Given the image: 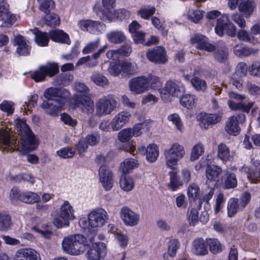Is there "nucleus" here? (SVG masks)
I'll list each match as a JSON object with an SVG mask.
<instances>
[{
	"mask_svg": "<svg viewBox=\"0 0 260 260\" xmlns=\"http://www.w3.org/2000/svg\"><path fill=\"white\" fill-rule=\"evenodd\" d=\"M105 27V24L99 21L91 20V23L89 26L88 31L92 34L99 33L101 32Z\"/></svg>",
	"mask_w": 260,
	"mask_h": 260,
	"instance_id": "nucleus-59",
	"label": "nucleus"
},
{
	"mask_svg": "<svg viewBox=\"0 0 260 260\" xmlns=\"http://www.w3.org/2000/svg\"><path fill=\"white\" fill-rule=\"evenodd\" d=\"M237 185V180L236 175L232 172L226 171L223 183V188L231 189L235 188Z\"/></svg>",
	"mask_w": 260,
	"mask_h": 260,
	"instance_id": "nucleus-33",
	"label": "nucleus"
},
{
	"mask_svg": "<svg viewBox=\"0 0 260 260\" xmlns=\"http://www.w3.org/2000/svg\"><path fill=\"white\" fill-rule=\"evenodd\" d=\"M119 67L121 73L123 75H132L136 72L137 66L135 63L123 61L119 62Z\"/></svg>",
	"mask_w": 260,
	"mask_h": 260,
	"instance_id": "nucleus-31",
	"label": "nucleus"
},
{
	"mask_svg": "<svg viewBox=\"0 0 260 260\" xmlns=\"http://www.w3.org/2000/svg\"><path fill=\"white\" fill-rule=\"evenodd\" d=\"M170 176V182L169 183V187L173 190H176L179 187L180 183L179 177L177 175V172L175 171H170L169 172Z\"/></svg>",
	"mask_w": 260,
	"mask_h": 260,
	"instance_id": "nucleus-57",
	"label": "nucleus"
},
{
	"mask_svg": "<svg viewBox=\"0 0 260 260\" xmlns=\"http://www.w3.org/2000/svg\"><path fill=\"white\" fill-rule=\"evenodd\" d=\"M64 100L58 99L50 101H44L41 105V107L44 109L48 114L56 116L64 105Z\"/></svg>",
	"mask_w": 260,
	"mask_h": 260,
	"instance_id": "nucleus-16",
	"label": "nucleus"
},
{
	"mask_svg": "<svg viewBox=\"0 0 260 260\" xmlns=\"http://www.w3.org/2000/svg\"><path fill=\"white\" fill-rule=\"evenodd\" d=\"M12 225L10 216L5 212H0V231H7Z\"/></svg>",
	"mask_w": 260,
	"mask_h": 260,
	"instance_id": "nucleus-40",
	"label": "nucleus"
},
{
	"mask_svg": "<svg viewBox=\"0 0 260 260\" xmlns=\"http://www.w3.org/2000/svg\"><path fill=\"white\" fill-rule=\"evenodd\" d=\"M168 119L175 125L176 128L178 130L181 132L183 131L184 126L178 114L176 113L170 114L168 116Z\"/></svg>",
	"mask_w": 260,
	"mask_h": 260,
	"instance_id": "nucleus-53",
	"label": "nucleus"
},
{
	"mask_svg": "<svg viewBox=\"0 0 260 260\" xmlns=\"http://www.w3.org/2000/svg\"><path fill=\"white\" fill-rule=\"evenodd\" d=\"M120 214L121 219L126 225L134 226L139 222L140 214L127 206H124L121 209Z\"/></svg>",
	"mask_w": 260,
	"mask_h": 260,
	"instance_id": "nucleus-14",
	"label": "nucleus"
},
{
	"mask_svg": "<svg viewBox=\"0 0 260 260\" xmlns=\"http://www.w3.org/2000/svg\"><path fill=\"white\" fill-rule=\"evenodd\" d=\"M185 154V149L182 145L178 143H173L170 148L164 151L166 165L170 168H173Z\"/></svg>",
	"mask_w": 260,
	"mask_h": 260,
	"instance_id": "nucleus-6",
	"label": "nucleus"
},
{
	"mask_svg": "<svg viewBox=\"0 0 260 260\" xmlns=\"http://www.w3.org/2000/svg\"><path fill=\"white\" fill-rule=\"evenodd\" d=\"M74 90L80 94L75 95V99L78 107L88 114H92L94 111V103L91 99L86 94L90 91L89 88L84 83L76 82Z\"/></svg>",
	"mask_w": 260,
	"mask_h": 260,
	"instance_id": "nucleus-3",
	"label": "nucleus"
},
{
	"mask_svg": "<svg viewBox=\"0 0 260 260\" xmlns=\"http://www.w3.org/2000/svg\"><path fill=\"white\" fill-rule=\"evenodd\" d=\"M255 4L253 0H246L240 3L239 11L246 18L249 17L253 13Z\"/></svg>",
	"mask_w": 260,
	"mask_h": 260,
	"instance_id": "nucleus-29",
	"label": "nucleus"
},
{
	"mask_svg": "<svg viewBox=\"0 0 260 260\" xmlns=\"http://www.w3.org/2000/svg\"><path fill=\"white\" fill-rule=\"evenodd\" d=\"M17 132L20 137V142L15 137H11L8 131L2 128L0 131V143L3 152H12L15 150L24 151L34 150L38 145V141L30 129L24 121L17 119L15 121Z\"/></svg>",
	"mask_w": 260,
	"mask_h": 260,
	"instance_id": "nucleus-1",
	"label": "nucleus"
},
{
	"mask_svg": "<svg viewBox=\"0 0 260 260\" xmlns=\"http://www.w3.org/2000/svg\"><path fill=\"white\" fill-rule=\"evenodd\" d=\"M75 153V150L71 147L63 148L56 151L57 155L63 158L73 157Z\"/></svg>",
	"mask_w": 260,
	"mask_h": 260,
	"instance_id": "nucleus-58",
	"label": "nucleus"
},
{
	"mask_svg": "<svg viewBox=\"0 0 260 260\" xmlns=\"http://www.w3.org/2000/svg\"><path fill=\"white\" fill-rule=\"evenodd\" d=\"M137 161L133 158H127L121 164V168L124 174L128 173L131 170L137 167Z\"/></svg>",
	"mask_w": 260,
	"mask_h": 260,
	"instance_id": "nucleus-49",
	"label": "nucleus"
},
{
	"mask_svg": "<svg viewBox=\"0 0 260 260\" xmlns=\"http://www.w3.org/2000/svg\"><path fill=\"white\" fill-rule=\"evenodd\" d=\"M107 219V213L102 208L95 209L88 215V223L91 228L103 226Z\"/></svg>",
	"mask_w": 260,
	"mask_h": 260,
	"instance_id": "nucleus-13",
	"label": "nucleus"
},
{
	"mask_svg": "<svg viewBox=\"0 0 260 260\" xmlns=\"http://www.w3.org/2000/svg\"><path fill=\"white\" fill-rule=\"evenodd\" d=\"M207 244L210 251L213 254L221 252L224 248V246L217 239H209L207 240Z\"/></svg>",
	"mask_w": 260,
	"mask_h": 260,
	"instance_id": "nucleus-43",
	"label": "nucleus"
},
{
	"mask_svg": "<svg viewBox=\"0 0 260 260\" xmlns=\"http://www.w3.org/2000/svg\"><path fill=\"white\" fill-rule=\"evenodd\" d=\"M49 36L51 40L56 42L67 44L71 42L69 35L60 29L50 31Z\"/></svg>",
	"mask_w": 260,
	"mask_h": 260,
	"instance_id": "nucleus-26",
	"label": "nucleus"
},
{
	"mask_svg": "<svg viewBox=\"0 0 260 260\" xmlns=\"http://www.w3.org/2000/svg\"><path fill=\"white\" fill-rule=\"evenodd\" d=\"M192 44H197V47L200 50L208 52H212L215 49V46L208 42V39L201 34H196L190 39Z\"/></svg>",
	"mask_w": 260,
	"mask_h": 260,
	"instance_id": "nucleus-21",
	"label": "nucleus"
},
{
	"mask_svg": "<svg viewBox=\"0 0 260 260\" xmlns=\"http://www.w3.org/2000/svg\"><path fill=\"white\" fill-rule=\"evenodd\" d=\"M90 78V80L97 86L104 87L109 84L107 78L100 73H94Z\"/></svg>",
	"mask_w": 260,
	"mask_h": 260,
	"instance_id": "nucleus-45",
	"label": "nucleus"
},
{
	"mask_svg": "<svg viewBox=\"0 0 260 260\" xmlns=\"http://www.w3.org/2000/svg\"><path fill=\"white\" fill-rule=\"evenodd\" d=\"M217 35L221 37L224 31L229 36L235 37L236 33V27L232 23H229L228 15L224 14L217 19L216 25L215 28Z\"/></svg>",
	"mask_w": 260,
	"mask_h": 260,
	"instance_id": "nucleus-9",
	"label": "nucleus"
},
{
	"mask_svg": "<svg viewBox=\"0 0 260 260\" xmlns=\"http://www.w3.org/2000/svg\"><path fill=\"white\" fill-rule=\"evenodd\" d=\"M146 80L148 88L150 87L151 89H156L160 87L162 83L159 77L152 74H149L146 77Z\"/></svg>",
	"mask_w": 260,
	"mask_h": 260,
	"instance_id": "nucleus-44",
	"label": "nucleus"
},
{
	"mask_svg": "<svg viewBox=\"0 0 260 260\" xmlns=\"http://www.w3.org/2000/svg\"><path fill=\"white\" fill-rule=\"evenodd\" d=\"M100 43V39L98 38L93 42L88 43L83 49V54H89L95 50L99 47Z\"/></svg>",
	"mask_w": 260,
	"mask_h": 260,
	"instance_id": "nucleus-60",
	"label": "nucleus"
},
{
	"mask_svg": "<svg viewBox=\"0 0 260 260\" xmlns=\"http://www.w3.org/2000/svg\"><path fill=\"white\" fill-rule=\"evenodd\" d=\"M159 155V151L155 144H150L147 148L146 157L150 162L155 161Z\"/></svg>",
	"mask_w": 260,
	"mask_h": 260,
	"instance_id": "nucleus-39",
	"label": "nucleus"
},
{
	"mask_svg": "<svg viewBox=\"0 0 260 260\" xmlns=\"http://www.w3.org/2000/svg\"><path fill=\"white\" fill-rule=\"evenodd\" d=\"M88 246L86 238L82 234H73L63 238L61 248L71 255H79L84 252Z\"/></svg>",
	"mask_w": 260,
	"mask_h": 260,
	"instance_id": "nucleus-2",
	"label": "nucleus"
},
{
	"mask_svg": "<svg viewBox=\"0 0 260 260\" xmlns=\"http://www.w3.org/2000/svg\"><path fill=\"white\" fill-rule=\"evenodd\" d=\"M119 183L121 188L125 191H131L135 185L133 178L126 175L121 177Z\"/></svg>",
	"mask_w": 260,
	"mask_h": 260,
	"instance_id": "nucleus-41",
	"label": "nucleus"
},
{
	"mask_svg": "<svg viewBox=\"0 0 260 260\" xmlns=\"http://www.w3.org/2000/svg\"><path fill=\"white\" fill-rule=\"evenodd\" d=\"M187 219L190 225H195L199 221L198 209L190 206L187 213Z\"/></svg>",
	"mask_w": 260,
	"mask_h": 260,
	"instance_id": "nucleus-50",
	"label": "nucleus"
},
{
	"mask_svg": "<svg viewBox=\"0 0 260 260\" xmlns=\"http://www.w3.org/2000/svg\"><path fill=\"white\" fill-rule=\"evenodd\" d=\"M55 7L53 0H43L40 5V10L46 14L49 13Z\"/></svg>",
	"mask_w": 260,
	"mask_h": 260,
	"instance_id": "nucleus-56",
	"label": "nucleus"
},
{
	"mask_svg": "<svg viewBox=\"0 0 260 260\" xmlns=\"http://www.w3.org/2000/svg\"><path fill=\"white\" fill-rule=\"evenodd\" d=\"M132 128H127L120 131L118 134V139L122 142H126L133 137Z\"/></svg>",
	"mask_w": 260,
	"mask_h": 260,
	"instance_id": "nucleus-55",
	"label": "nucleus"
},
{
	"mask_svg": "<svg viewBox=\"0 0 260 260\" xmlns=\"http://www.w3.org/2000/svg\"><path fill=\"white\" fill-rule=\"evenodd\" d=\"M240 129L237 117H230L226 122L225 126L226 132L231 135L237 136L239 134Z\"/></svg>",
	"mask_w": 260,
	"mask_h": 260,
	"instance_id": "nucleus-27",
	"label": "nucleus"
},
{
	"mask_svg": "<svg viewBox=\"0 0 260 260\" xmlns=\"http://www.w3.org/2000/svg\"><path fill=\"white\" fill-rule=\"evenodd\" d=\"M190 82L193 87L197 91L205 92L207 88L206 81L198 77L192 78L190 80Z\"/></svg>",
	"mask_w": 260,
	"mask_h": 260,
	"instance_id": "nucleus-42",
	"label": "nucleus"
},
{
	"mask_svg": "<svg viewBox=\"0 0 260 260\" xmlns=\"http://www.w3.org/2000/svg\"><path fill=\"white\" fill-rule=\"evenodd\" d=\"M184 90V86L181 82L178 80H169L166 82L164 88L159 89L158 92L162 100L166 102L169 101V95L179 97Z\"/></svg>",
	"mask_w": 260,
	"mask_h": 260,
	"instance_id": "nucleus-5",
	"label": "nucleus"
},
{
	"mask_svg": "<svg viewBox=\"0 0 260 260\" xmlns=\"http://www.w3.org/2000/svg\"><path fill=\"white\" fill-rule=\"evenodd\" d=\"M49 37L46 32L38 31L35 35V41L40 46H46L49 42Z\"/></svg>",
	"mask_w": 260,
	"mask_h": 260,
	"instance_id": "nucleus-52",
	"label": "nucleus"
},
{
	"mask_svg": "<svg viewBox=\"0 0 260 260\" xmlns=\"http://www.w3.org/2000/svg\"><path fill=\"white\" fill-rule=\"evenodd\" d=\"M215 59L220 62H224L228 59L229 50L224 45L218 46L217 49L214 53Z\"/></svg>",
	"mask_w": 260,
	"mask_h": 260,
	"instance_id": "nucleus-37",
	"label": "nucleus"
},
{
	"mask_svg": "<svg viewBox=\"0 0 260 260\" xmlns=\"http://www.w3.org/2000/svg\"><path fill=\"white\" fill-rule=\"evenodd\" d=\"M14 260H41L40 254L31 248L20 249L15 254Z\"/></svg>",
	"mask_w": 260,
	"mask_h": 260,
	"instance_id": "nucleus-22",
	"label": "nucleus"
},
{
	"mask_svg": "<svg viewBox=\"0 0 260 260\" xmlns=\"http://www.w3.org/2000/svg\"><path fill=\"white\" fill-rule=\"evenodd\" d=\"M46 24L50 26H55L60 24V18L59 16L54 14H46L44 17Z\"/></svg>",
	"mask_w": 260,
	"mask_h": 260,
	"instance_id": "nucleus-51",
	"label": "nucleus"
},
{
	"mask_svg": "<svg viewBox=\"0 0 260 260\" xmlns=\"http://www.w3.org/2000/svg\"><path fill=\"white\" fill-rule=\"evenodd\" d=\"M203 16L202 12L199 10H190L188 13V18L194 23H198Z\"/></svg>",
	"mask_w": 260,
	"mask_h": 260,
	"instance_id": "nucleus-62",
	"label": "nucleus"
},
{
	"mask_svg": "<svg viewBox=\"0 0 260 260\" xmlns=\"http://www.w3.org/2000/svg\"><path fill=\"white\" fill-rule=\"evenodd\" d=\"M0 20L4 23H12L13 20L9 11V6L4 0L0 1Z\"/></svg>",
	"mask_w": 260,
	"mask_h": 260,
	"instance_id": "nucleus-28",
	"label": "nucleus"
},
{
	"mask_svg": "<svg viewBox=\"0 0 260 260\" xmlns=\"http://www.w3.org/2000/svg\"><path fill=\"white\" fill-rule=\"evenodd\" d=\"M69 94V92L68 90L55 87L48 88L44 92V96L47 100L46 101L63 99L66 102V99Z\"/></svg>",
	"mask_w": 260,
	"mask_h": 260,
	"instance_id": "nucleus-18",
	"label": "nucleus"
},
{
	"mask_svg": "<svg viewBox=\"0 0 260 260\" xmlns=\"http://www.w3.org/2000/svg\"><path fill=\"white\" fill-rule=\"evenodd\" d=\"M227 209L228 216L231 217L234 216L238 211L243 210L239 204L238 199L236 198L230 199Z\"/></svg>",
	"mask_w": 260,
	"mask_h": 260,
	"instance_id": "nucleus-35",
	"label": "nucleus"
},
{
	"mask_svg": "<svg viewBox=\"0 0 260 260\" xmlns=\"http://www.w3.org/2000/svg\"><path fill=\"white\" fill-rule=\"evenodd\" d=\"M108 48V45H105L103 47L100 48L96 52L92 54L90 61L86 64V67L88 68H92L95 67L98 64V61L96 60L100 57L101 54L104 53Z\"/></svg>",
	"mask_w": 260,
	"mask_h": 260,
	"instance_id": "nucleus-46",
	"label": "nucleus"
},
{
	"mask_svg": "<svg viewBox=\"0 0 260 260\" xmlns=\"http://www.w3.org/2000/svg\"><path fill=\"white\" fill-rule=\"evenodd\" d=\"M155 12V8L153 6H148L141 8L138 11V14L145 19H149Z\"/></svg>",
	"mask_w": 260,
	"mask_h": 260,
	"instance_id": "nucleus-48",
	"label": "nucleus"
},
{
	"mask_svg": "<svg viewBox=\"0 0 260 260\" xmlns=\"http://www.w3.org/2000/svg\"><path fill=\"white\" fill-rule=\"evenodd\" d=\"M191 251L197 255H204L208 253L205 242L202 238L196 239L192 242Z\"/></svg>",
	"mask_w": 260,
	"mask_h": 260,
	"instance_id": "nucleus-30",
	"label": "nucleus"
},
{
	"mask_svg": "<svg viewBox=\"0 0 260 260\" xmlns=\"http://www.w3.org/2000/svg\"><path fill=\"white\" fill-rule=\"evenodd\" d=\"M241 172L247 174V178L250 182L257 183L260 182V167L243 166L240 169Z\"/></svg>",
	"mask_w": 260,
	"mask_h": 260,
	"instance_id": "nucleus-23",
	"label": "nucleus"
},
{
	"mask_svg": "<svg viewBox=\"0 0 260 260\" xmlns=\"http://www.w3.org/2000/svg\"><path fill=\"white\" fill-rule=\"evenodd\" d=\"M60 119L64 124L72 127H75L78 123L77 119L73 118L70 115L65 113L61 115Z\"/></svg>",
	"mask_w": 260,
	"mask_h": 260,
	"instance_id": "nucleus-61",
	"label": "nucleus"
},
{
	"mask_svg": "<svg viewBox=\"0 0 260 260\" xmlns=\"http://www.w3.org/2000/svg\"><path fill=\"white\" fill-rule=\"evenodd\" d=\"M204 152L203 145L201 143H198L194 145L191 152L190 160L194 161L198 160L202 156Z\"/></svg>",
	"mask_w": 260,
	"mask_h": 260,
	"instance_id": "nucleus-47",
	"label": "nucleus"
},
{
	"mask_svg": "<svg viewBox=\"0 0 260 260\" xmlns=\"http://www.w3.org/2000/svg\"><path fill=\"white\" fill-rule=\"evenodd\" d=\"M106 37L108 41L114 44H119L125 41L126 37L121 31H112L107 34Z\"/></svg>",
	"mask_w": 260,
	"mask_h": 260,
	"instance_id": "nucleus-36",
	"label": "nucleus"
},
{
	"mask_svg": "<svg viewBox=\"0 0 260 260\" xmlns=\"http://www.w3.org/2000/svg\"><path fill=\"white\" fill-rule=\"evenodd\" d=\"M179 242L176 239H172L170 241L168 246V253L173 257L176 255V251L179 247Z\"/></svg>",
	"mask_w": 260,
	"mask_h": 260,
	"instance_id": "nucleus-64",
	"label": "nucleus"
},
{
	"mask_svg": "<svg viewBox=\"0 0 260 260\" xmlns=\"http://www.w3.org/2000/svg\"><path fill=\"white\" fill-rule=\"evenodd\" d=\"M99 177L103 186L106 190H110L113 187V175L108 167L102 165L99 169Z\"/></svg>",
	"mask_w": 260,
	"mask_h": 260,
	"instance_id": "nucleus-19",
	"label": "nucleus"
},
{
	"mask_svg": "<svg viewBox=\"0 0 260 260\" xmlns=\"http://www.w3.org/2000/svg\"><path fill=\"white\" fill-rule=\"evenodd\" d=\"M31 229L32 231L41 234L42 237L48 239L52 236V232L50 231L48 226H47L46 228L42 226L41 229L34 226H32Z\"/></svg>",
	"mask_w": 260,
	"mask_h": 260,
	"instance_id": "nucleus-63",
	"label": "nucleus"
},
{
	"mask_svg": "<svg viewBox=\"0 0 260 260\" xmlns=\"http://www.w3.org/2000/svg\"><path fill=\"white\" fill-rule=\"evenodd\" d=\"M103 9L94 8V11L100 19L110 22L113 20L112 9L114 8L115 0H102Z\"/></svg>",
	"mask_w": 260,
	"mask_h": 260,
	"instance_id": "nucleus-11",
	"label": "nucleus"
},
{
	"mask_svg": "<svg viewBox=\"0 0 260 260\" xmlns=\"http://www.w3.org/2000/svg\"><path fill=\"white\" fill-rule=\"evenodd\" d=\"M14 43L18 46L16 51L19 56H25L29 54L30 47L27 44L23 36L18 35L15 37Z\"/></svg>",
	"mask_w": 260,
	"mask_h": 260,
	"instance_id": "nucleus-25",
	"label": "nucleus"
},
{
	"mask_svg": "<svg viewBox=\"0 0 260 260\" xmlns=\"http://www.w3.org/2000/svg\"><path fill=\"white\" fill-rule=\"evenodd\" d=\"M59 72V67L55 63L41 66L31 74V78L36 82L43 81L46 76L52 77Z\"/></svg>",
	"mask_w": 260,
	"mask_h": 260,
	"instance_id": "nucleus-8",
	"label": "nucleus"
},
{
	"mask_svg": "<svg viewBox=\"0 0 260 260\" xmlns=\"http://www.w3.org/2000/svg\"><path fill=\"white\" fill-rule=\"evenodd\" d=\"M146 57L151 62L158 64H165L168 60L165 48L160 46L148 50Z\"/></svg>",
	"mask_w": 260,
	"mask_h": 260,
	"instance_id": "nucleus-12",
	"label": "nucleus"
},
{
	"mask_svg": "<svg viewBox=\"0 0 260 260\" xmlns=\"http://www.w3.org/2000/svg\"><path fill=\"white\" fill-rule=\"evenodd\" d=\"M130 90L135 94H141L148 90L146 76L134 78L128 83Z\"/></svg>",
	"mask_w": 260,
	"mask_h": 260,
	"instance_id": "nucleus-17",
	"label": "nucleus"
},
{
	"mask_svg": "<svg viewBox=\"0 0 260 260\" xmlns=\"http://www.w3.org/2000/svg\"><path fill=\"white\" fill-rule=\"evenodd\" d=\"M40 200V196L37 193L31 191L22 193L20 197V201L26 204H32L39 202Z\"/></svg>",
	"mask_w": 260,
	"mask_h": 260,
	"instance_id": "nucleus-38",
	"label": "nucleus"
},
{
	"mask_svg": "<svg viewBox=\"0 0 260 260\" xmlns=\"http://www.w3.org/2000/svg\"><path fill=\"white\" fill-rule=\"evenodd\" d=\"M131 114L127 111H121L117 114L111 122L113 131H117L121 129L131 117Z\"/></svg>",
	"mask_w": 260,
	"mask_h": 260,
	"instance_id": "nucleus-20",
	"label": "nucleus"
},
{
	"mask_svg": "<svg viewBox=\"0 0 260 260\" xmlns=\"http://www.w3.org/2000/svg\"><path fill=\"white\" fill-rule=\"evenodd\" d=\"M222 113L214 114L200 113L198 116V120L201 127L208 129L211 125L216 124L221 120Z\"/></svg>",
	"mask_w": 260,
	"mask_h": 260,
	"instance_id": "nucleus-15",
	"label": "nucleus"
},
{
	"mask_svg": "<svg viewBox=\"0 0 260 260\" xmlns=\"http://www.w3.org/2000/svg\"><path fill=\"white\" fill-rule=\"evenodd\" d=\"M198 98L195 95L185 94L183 95L180 101L182 106L188 109H191L196 105Z\"/></svg>",
	"mask_w": 260,
	"mask_h": 260,
	"instance_id": "nucleus-34",
	"label": "nucleus"
},
{
	"mask_svg": "<svg viewBox=\"0 0 260 260\" xmlns=\"http://www.w3.org/2000/svg\"><path fill=\"white\" fill-rule=\"evenodd\" d=\"M75 218L74 210L68 201H64L61 206L58 215L53 220V224L58 228L69 226L70 220Z\"/></svg>",
	"mask_w": 260,
	"mask_h": 260,
	"instance_id": "nucleus-7",
	"label": "nucleus"
},
{
	"mask_svg": "<svg viewBox=\"0 0 260 260\" xmlns=\"http://www.w3.org/2000/svg\"><path fill=\"white\" fill-rule=\"evenodd\" d=\"M118 106L114 95L109 94L99 99L95 104V114L98 116L110 115Z\"/></svg>",
	"mask_w": 260,
	"mask_h": 260,
	"instance_id": "nucleus-4",
	"label": "nucleus"
},
{
	"mask_svg": "<svg viewBox=\"0 0 260 260\" xmlns=\"http://www.w3.org/2000/svg\"><path fill=\"white\" fill-rule=\"evenodd\" d=\"M200 190L199 187L195 183H191L189 185L187 195L190 202L191 200L195 201V199L199 196Z\"/></svg>",
	"mask_w": 260,
	"mask_h": 260,
	"instance_id": "nucleus-54",
	"label": "nucleus"
},
{
	"mask_svg": "<svg viewBox=\"0 0 260 260\" xmlns=\"http://www.w3.org/2000/svg\"><path fill=\"white\" fill-rule=\"evenodd\" d=\"M217 156L223 162L229 161L233 157L230 149L223 143H220L218 146Z\"/></svg>",
	"mask_w": 260,
	"mask_h": 260,
	"instance_id": "nucleus-32",
	"label": "nucleus"
},
{
	"mask_svg": "<svg viewBox=\"0 0 260 260\" xmlns=\"http://www.w3.org/2000/svg\"><path fill=\"white\" fill-rule=\"evenodd\" d=\"M221 168L215 165H207L206 168V177L208 181L219 182V176L221 174Z\"/></svg>",
	"mask_w": 260,
	"mask_h": 260,
	"instance_id": "nucleus-24",
	"label": "nucleus"
},
{
	"mask_svg": "<svg viewBox=\"0 0 260 260\" xmlns=\"http://www.w3.org/2000/svg\"><path fill=\"white\" fill-rule=\"evenodd\" d=\"M96 234H93L89 237L91 243H95V246L90 248L87 253V256L88 260H101L106 254V246L105 244L101 242H96L95 238Z\"/></svg>",
	"mask_w": 260,
	"mask_h": 260,
	"instance_id": "nucleus-10",
	"label": "nucleus"
}]
</instances>
